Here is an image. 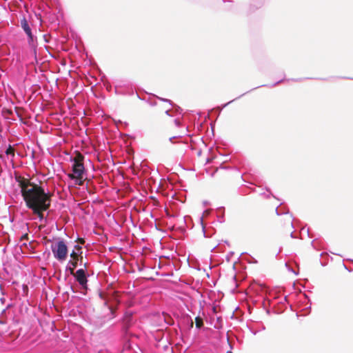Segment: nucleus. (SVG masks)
<instances>
[{
	"instance_id": "nucleus-7",
	"label": "nucleus",
	"mask_w": 353,
	"mask_h": 353,
	"mask_svg": "<svg viewBox=\"0 0 353 353\" xmlns=\"http://www.w3.org/2000/svg\"><path fill=\"white\" fill-rule=\"evenodd\" d=\"M21 26L23 31L26 32V34L32 32L31 28L28 23V21L26 19L25 17H23V19H21Z\"/></svg>"
},
{
	"instance_id": "nucleus-24",
	"label": "nucleus",
	"mask_w": 353,
	"mask_h": 353,
	"mask_svg": "<svg viewBox=\"0 0 353 353\" xmlns=\"http://www.w3.org/2000/svg\"><path fill=\"white\" fill-rule=\"evenodd\" d=\"M307 232L309 234V229L307 230Z\"/></svg>"
},
{
	"instance_id": "nucleus-13",
	"label": "nucleus",
	"mask_w": 353,
	"mask_h": 353,
	"mask_svg": "<svg viewBox=\"0 0 353 353\" xmlns=\"http://www.w3.org/2000/svg\"><path fill=\"white\" fill-rule=\"evenodd\" d=\"M193 325H194L193 321H192V319L190 317V324H189V327H190V328H192V327H193Z\"/></svg>"
},
{
	"instance_id": "nucleus-12",
	"label": "nucleus",
	"mask_w": 353,
	"mask_h": 353,
	"mask_svg": "<svg viewBox=\"0 0 353 353\" xmlns=\"http://www.w3.org/2000/svg\"><path fill=\"white\" fill-rule=\"evenodd\" d=\"M275 211H276V213L277 215H281V214H288L289 213L288 212H279V210H278V207L276 208Z\"/></svg>"
},
{
	"instance_id": "nucleus-11",
	"label": "nucleus",
	"mask_w": 353,
	"mask_h": 353,
	"mask_svg": "<svg viewBox=\"0 0 353 353\" xmlns=\"http://www.w3.org/2000/svg\"><path fill=\"white\" fill-rule=\"evenodd\" d=\"M288 222H289V223L290 224L291 227H292V228H294V225H293V219H292V214H290V215Z\"/></svg>"
},
{
	"instance_id": "nucleus-18",
	"label": "nucleus",
	"mask_w": 353,
	"mask_h": 353,
	"mask_svg": "<svg viewBox=\"0 0 353 353\" xmlns=\"http://www.w3.org/2000/svg\"><path fill=\"white\" fill-rule=\"evenodd\" d=\"M87 265H88V263H85L83 264V268L82 269H85V270H87Z\"/></svg>"
},
{
	"instance_id": "nucleus-20",
	"label": "nucleus",
	"mask_w": 353,
	"mask_h": 353,
	"mask_svg": "<svg viewBox=\"0 0 353 353\" xmlns=\"http://www.w3.org/2000/svg\"><path fill=\"white\" fill-rule=\"evenodd\" d=\"M290 237H291V238H294V232H292L290 233Z\"/></svg>"
},
{
	"instance_id": "nucleus-8",
	"label": "nucleus",
	"mask_w": 353,
	"mask_h": 353,
	"mask_svg": "<svg viewBox=\"0 0 353 353\" xmlns=\"http://www.w3.org/2000/svg\"><path fill=\"white\" fill-rule=\"evenodd\" d=\"M195 323H196V328L198 330H200L203 326V319L200 316H196L195 318Z\"/></svg>"
},
{
	"instance_id": "nucleus-21",
	"label": "nucleus",
	"mask_w": 353,
	"mask_h": 353,
	"mask_svg": "<svg viewBox=\"0 0 353 353\" xmlns=\"http://www.w3.org/2000/svg\"><path fill=\"white\" fill-rule=\"evenodd\" d=\"M75 248H77L78 250H81V248L80 246L77 245H75Z\"/></svg>"
},
{
	"instance_id": "nucleus-17",
	"label": "nucleus",
	"mask_w": 353,
	"mask_h": 353,
	"mask_svg": "<svg viewBox=\"0 0 353 353\" xmlns=\"http://www.w3.org/2000/svg\"><path fill=\"white\" fill-rule=\"evenodd\" d=\"M176 137H175V136H174V137H170V138L169 139V141H170V142H172V143L173 139H174Z\"/></svg>"
},
{
	"instance_id": "nucleus-22",
	"label": "nucleus",
	"mask_w": 353,
	"mask_h": 353,
	"mask_svg": "<svg viewBox=\"0 0 353 353\" xmlns=\"http://www.w3.org/2000/svg\"><path fill=\"white\" fill-rule=\"evenodd\" d=\"M244 94H245V93L242 94L241 96H239V97H237L236 99H239V98H240L241 97L244 96Z\"/></svg>"
},
{
	"instance_id": "nucleus-5",
	"label": "nucleus",
	"mask_w": 353,
	"mask_h": 353,
	"mask_svg": "<svg viewBox=\"0 0 353 353\" xmlns=\"http://www.w3.org/2000/svg\"><path fill=\"white\" fill-rule=\"evenodd\" d=\"M72 260H70L65 268V271H69L71 274H74V270L76 267L79 264L83 263V256L79 255L74 250L70 253Z\"/></svg>"
},
{
	"instance_id": "nucleus-4",
	"label": "nucleus",
	"mask_w": 353,
	"mask_h": 353,
	"mask_svg": "<svg viewBox=\"0 0 353 353\" xmlns=\"http://www.w3.org/2000/svg\"><path fill=\"white\" fill-rule=\"evenodd\" d=\"M75 280L78 282L81 289L86 292L88 290V275L85 272V269H78L75 273H74ZM85 294V292H83Z\"/></svg>"
},
{
	"instance_id": "nucleus-9",
	"label": "nucleus",
	"mask_w": 353,
	"mask_h": 353,
	"mask_svg": "<svg viewBox=\"0 0 353 353\" xmlns=\"http://www.w3.org/2000/svg\"><path fill=\"white\" fill-rule=\"evenodd\" d=\"M260 194L265 199H269L271 196L272 193L269 189L266 188V192H262L260 193Z\"/></svg>"
},
{
	"instance_id": "nucleus-15",
	"label": "nucleus",
	"mask_w": 353,
	"mask_h": 353,
	"mask_svg": "<svg viewBox=\"0 0 353 353\" xmlns=\"http://www.w3.org/2000/svg\"><path fill=\"white\" fill-rule=\"evenodd\" d=\"M174 123H175V125H176L177 127H179V126H180V125H181V124H180V122H179V121L178 119H175V120H174Z\"/></svg>"
},
{
	"instance_id": "nucleus-10",
	"label": "nucleus",
	"mask_w": 353,
	"mask_h": 353,
	"mask_svg": "<svg viewBox=\"0 0 353 353\" xmlns=\"http://www.w3.org/2000/svg\"><path fill=\"white\" fill-rule=\"evenodd\" d=\"M158 99H159L160 101H164V102H168L170 105L172 106L173 105V103L170 100V99H164V98H161V97H157Z\"/></svg>"
},
{
	"instance_id": "nucleus-25",
	"label": "nucleus",
	"mask_w": 353,
	"mask_h": 353,
	"mask_svg": "<svg viewBox=\"0 0 353 353\" xmlns=\"http://www.w3.org/2000/svg\"><path fill=\"white\" fill-rule=\"evenodd\" d=\"M0 323H1V324L3 323V321H1V320H0Z\"/></svg>"
},
{
	"instance_id": "nucleus-6",
	"label": "nucleus",
	"mask_w": 353,
	"mask_h": 353,
	"mask_svg": "<svg viewBox=\"0 0 353 353\" xmlns=\"http://www.w3.org/2000/svg\"><path fill=\"white\" fill-rule=\"evenodd\" d=\"M28 36V42L29 46L31 48V50L32 51V53L35 55L36 54V47H37V39L34 37L32 32L30 33L26 34Z\"/></svg>"
},
{
	"instance_id": "nucleus-19",
	"label": "nucleus",
	"mask_w": 353,
	"mask_h": 353,
	"mask_svg": "<svg viewBox=\"0 0 353 353\" xmlns=\"http://www.w3.org/2000/svg\"><path fill=\"white\" fill-rule=\"evenodd\" d=\"M165 114H166L168 116H170V110H165Z\"/></svg>"
},
{
	"instance_id": "nucleus-14",
	"label": "nucleus",
	"mask_w": 353,
	"mask_h": 353,
	"mask_svg": "<svg viewBox=\"0 0 353 353\" xmlns=\"http://www.w3.org/2000/svg\"><path fill=\"white\" fill-rule=\"evenodd\" d=\"M233 101H234V100H231L230 101H229V102H228V103H226L223 104V105H222V108H225L228 105H229L230 103H232Z\"/></svg>"
},
{
	"instance_id": "nucleus-3",
	"label": "nucleus",
	"mask_w": 353,
	"mask_h": 353,
	"mask_svg": "<svg viewBox=\"0 0 353 353\" xmlns=\"http://www.w3.org/2000/svg\"><path fill=\"white\" fill-rule=\"evenodd\" d=\"M51 250L54 257L60 262L66 259L68 255V246L63 239H59L51 245Z\"/></svg>"
},
{
	"instance_id": "nucleus-1",
	"label": "nucleus",
	"mask_w": 353,
	"mask_h": 353,
	"mask_svg": "<svg viewBox=\"0 0 353 353\" xmlns=\"http://www.w3.org/2000/svg\"><path fill=\"white\" fill-rule=\"evenodd\" d=\"M21 194L27 207L32 210L34 214L37 215L39 221L45 223H47L46 218H44L42 213H41V211L46 210L49 206V203H47L44 190L38 186L28 188L23 185L21 186Z\"/></svg>"
},
{
	"instance_id": "nucleus-16",
	"label": "nucleus",
	"mask_w": 353,
	"mask_h": 353,
	"mask_svg": "<svg viewBox=\"0 0 353 353\" xmlns=\"http://www.w3.org/2000/svg\"><path fill=\"white\" fill-rule=\"evenodd\" d=\"M282 81H283V80H280V81H279L276 82L275 83H274V84L271 85H270V87H271V88H273V87L276 86L277 84H279V83L280 82H281Z\"/></svg>"
},
{
	"instance_id": "nucleus-2",
	"label": "nucleus",
	"mask_w": 353,
	"mask_h": 353,
	"mask_svg": "<svg viewBox=\"0 0 353 353\" xmlns=\"http://www.w3.org/2000/svg\"><path fill=\"white\" fill-rule=\"evenodd\" d=\"M72 172L67 174L68 177L74 181L76 185H82L86 180V170L83 163L79 159H73Z\"/></svg>"
},
{
	"instance_id": "nucleus-23",
	"label": "nucleus",
	"mask_w": 353,
	"mask_h": 353,
	"mask_svg": "<svg viewBox=\"0 0 353 353\" xmlns=\"http://www.w3.org/2000/svg\"><path fill=\"white\" fill-rule=\"evenodd\" d=\"M263 86H265V85H260V87H263ZM257 88H259V86H258Z\"/></svg>"
}]
</instances>
